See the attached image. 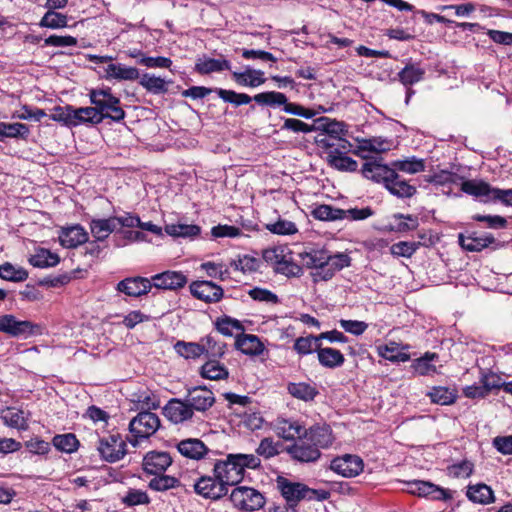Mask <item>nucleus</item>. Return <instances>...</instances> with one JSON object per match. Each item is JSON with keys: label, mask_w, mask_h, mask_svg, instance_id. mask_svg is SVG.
I'll return each instance as SVG.
<instances>
[{"label": "nucleus", "mask_w": 512, "mask_h": 512, "mask_svg": "<svg viewBox=\"0 0 512 512\" xmlns=\"http://www.w3.org/2000/svg\"><path fill=\"white\" fill-rule=\"evenodd\" d=\"M334 441L332 429L327 424H315L304 430L292 445L286 447L289 456L300 463L316 462L321 456V449H327Z\"/></svg>", "instance_id": "nucleus-1"}, {"label": "nucleus", "mask_w": 512, "mask_h": 512, "mask_svg": "<svg viewBox=\"0 0 512 512\" xmlns=\"http://www.w3.org/2000/svg\"><path fill=\"white\" fill-rule=\"evenodd\" d=\"M302 265L314 269L311 273L314 282L328 281L336 272L351 265V257L342 252L330 254L324 248H310L299 254Z\"/></svg>", "instance_id": "nucleus-2"}, {"label": "nucleus", "mask_w": 512, "mask_h": 512, "mask_svg": "<svg viewBox=\"0 0 512 512\" xmlns=\"http://www.w3.org/2000/svg\"><path fill=\"white\" fill-rule=\"evenodd\" d=\"M361 173L365 178L383 184L389 193L397 198H412L417 193L416 186L399 175L396 169H392L376 159L364 163Z\"/></svg>", "instance_id": "nucleus-3"}, {"label": "nucleus", "mask_w": 512, "mask_h": 512, "mask_svg": "<svg viewBox=\"0 0 512 512\" xmlns=\"http://www.w3.org/2000/svg\"><path fill=\"white\" fill-rule=\"evenodd\" d=\"M277 489L286 501L290 510H295L302 500L325 501L329 499L330 492L324 489H313L301 482H293L286 477L278 476Z\"/></svg>", "instance_id": "nucleus-4"}, {"label": "nucleus", "mask_w": 512, "mask_h": 512, "mask_svg": "<svg viewBox=\"0 0 512 512\" xmlns=\"http://www.w3.org/2000/svg\"><path fill=\"white\" fill-rule=\"evenodd\" d=\"M89 97L91 104L102 116V121L110 119L113 122H121L126 117L120 99L112 94L110 87L91 89Z\"/></svg>", "instance_id": "nucleus-5"}, {"label": "nucleus", "mask_w": 512, "mask_h": 512, "mask_svg": "<svg viewBox=\"0 0 512 512\" xmlns=\"http://www.w3.org/2000/svg\"><path fill=\"white\" fill-rule=\"evenodd\" d=\"M161 422L157 414L150 411H141L129 423L131 438L128 442L137 447L142 439H148L160 428Z\"/></svg>", "instance_id": "nucleus-6"}, {"label": "nucleus", "mask_w": 512, "mask_h": 512, "mask_svg": "<svg viewBox=\"0 0 512 512\" xmlns=\"http://www.w3.org/2000/svg\"><path fill=\"white\" fill-rule=\"evenodd\" d=\"M97 451L102 461L116 463L127 455V441L119 432H111L98 438Z\"/></svg>", "instance_id": "nucleus-7"}, {"label": "nucleus", "mask_w": 512, "mask_h": 512, "mask_svg": "<svg viewBox=\"0 0 512 512\" xmlns=\"http://www.w3.org/2000/svg\"><path fill=\"white\" fill-rule=\"evenodd\" d=\"M232 457H235V454H228L223 460H213V473L227 487L239 484L245 476L239 460Z\"/></svg>", "instance_id": "nucleus-8"}, {"label": "nucleus", "mask_w": 512, "mask_h": 512, "mask_svg": "<svg viewBox=\"0 0 512 512\" xmlns=\"http://www.w3.org/2000/svg\"><path fill=\"white\" fill-rule=\"evenodd\" d=\"M0 332L6 333L12 337L28 338L42 333V327L39 324L27 320H18L11 314L0 316Z\"/></svg>", "instance_id": "nucleus-9"}, {"label": "nucleus", "mask_w": 512, "mask_h": 512, "mask_svg": "<svg viewBox=\"0 0 512 512\" xmlns=\"http://www.w3.org/2000/svg\"><path fill=\"white\" fill-rule=\"evenodd\" d=\"M229 498L235 507L245 511L258 510L265 504L264 496L251 487H236L232 490Z\"/></svg>", "instance_id": "nucleus-10"}, {"label": "nucleus", "mask_w": 512, "mask_h": 512, "mask_svg": "<svg viewBox=\"0 0 512 512\" xmlns=\"http://www.w3.org/2000/svg\"><path fill=\"white\" fill-rule=\"evenodd\" d=\"M407 492L418 497H425L431 500L448 501L453 498L449 489H445L430 481L411 480L405 482Z\"/></svg>", "instance_id": "nucleus-11"}, {"label": "nucleus", "mask_w": 512, "mask_h": 512, "mask_svg": "<svg viewBox=\"0 0 512 512\" xmlns=\"http://www.w3.org/2000/svg\"><path fill=\"white\" fill-rule=\"evenodd\" d=\"M194 492L205 499L216 501L228 494V487L213 473V476L199 477L194 483Z\"/></svg>", "instance_id": "nucleus-12"}, {"label": "nucleus", "mask_w": 512, "mask_h": 512, "mask_svg": "<svg viewBox=\"0 0 512 512\" xmlns=\"http://www.w3.org/2000/svg\"><path fill=\"white\" fill-rule=\"evenodd\" d=\"M189 290L191 295L206 304L218 303L224 296L223 288L208 280H196L190 283Z\"/></svg>", "instance_id": "nucleus-13"}, {"label": "nucleus", "mask_w": 512, "mask_h": 512, "mask_svg": "<svg viewBox=\"0 0 512 512\" xmlns=\"http://www.w3.org/2000/svg\"><path fill=\"white\" fill-rule=\"evenodd\" d=\"M173 458L169 452L151 450L142 459V470L145 474H163L172 465Z\"/></svg>", "instance_id": "nucleus-14"}, {"label": "nucleus", "mask_w": 512, "mask_h": 512, "mask_svg": "<svg viewBox=\"0 0 512 512\" xmlns=\"http://www.w3.org/2000/svg\"><path fill=\"white\" fill-rule=\"evenodd\" d=\"M330 469L343 477L352 478L363 471L364 463L358 455L344 454L331 461Z\"/></svg>", "instance_id": "nucleus-15"}, {"label": "nucleus", "mask_w": 512, "mask_h": 512, "mask_svg": "<svg viewBox=\"0 0 512 512\" xmlns=\"http://www.w3.org/2000/svg\"><path fill=\"white\" fill-rule=\"evenodd\" d=\"M176 449L180 455L189 460L209 459L213 451L199 438H185L176 444Z\"/></svg>", "instance_id": "nucleus-16"}, {"label": "nucleus", "mask_w": 512, "mask_h": 512, "mask_svg": "<svg viewBox=\"0 0 512 512\" xmlns=\"http://www.w3.org/2000/svg\"><path fill=\"white\" fill-rule=\"evenodd\" d=\"M102 123V116L93 107H80L73 108L71 105H66V126H76L79 124L98 125Z\"/></svg>", "instance_id": "nucleus-17"}, {"label": "nucleus", "mask_w": 512, "mask_h": 512, "mask_svg": "<svg viewBox=\"0 0 512 512\" xmlns=\"http://www.w3.org/2000/svg\"><path fill=\"white\" fill-rule=\"evenodd\" d=\"M153 287L152 278L142 276L127 277L119 281L116 290L129 297H141L150 292Z\"/></svg>", "instance_id": "nucleus-18"}, {"label": "nucleus", "mask_w": 512, "mask_h": 512, "mask_svg": "<svg viewBox=\"0 0 512 512\" xmlns=\"http://www.w3.org/2000/svg\"><path fill=\"white\" fill-rule=\"evenodd\" d=\"M186 398L193 411L205 412L215 403L214 393L206 386L188 389Z\"/></svg>", "instance_id": "nucleus-19"}, {"label": "nucleus", "mask_w": 512, "mask_h": 512, "mask_svg": "<svg viewBox=\"0 0 512 512\" xmlns=\"http://www.w3.org/2000/svg\"><path fill=\"white\" fill-rule=\"evenodd\" d=\"M164 414L171 422L179 424L190 420L194 415V411L187 398L184 400L173 398L164 407Z\"/></svg>", "instance_id": "nucleus-20"}, {"label": "nucleus", "mask_w": 512, "mask_h": 512, "mask_svg": "<svg viewBox=\"0 0 512 512\" xmlns=\"http://www.w3.org/2000/svg\"><path fill=\"white\" fill-rule=\"evenodd\" d=\"M153 287L163 290H178L183 288L187 282V276L181 271L167 270L153 275Z\"/></svg>", "instance_id": "nucleus-21"}, {"label": "nucleus", "mask_w": 512, "mask_h": 512, "mask_svg": "<svg viewBox=\"0 0 512 512\" xmlns=\"http://www.w3.org/2000/svg\"><path fill=\"white\" fill-rule=\"evenodd\" d=\"M460 246L469 252H481L485 248L496 243L495 237L491 233H485L478 236L477 232H470L467 235L460 233L458 235Z\"/></svg>", "instance_id": "nucleus-22"}, {"label": "nucleus", "mask_w": 512, "mask_h": 512, "mask_svg": "<svg viewBox=\"0 0 512 512\" xmlns=\"http://www.w3.org/2000/svg\"><path fill=\"white\" fill-rule=\"evenodd\" d=\"M315 352L317 353L320 365L325 368L335 369L341 367L345 362V357L340 350L331 347H322V342L317 343Z\"/></svg>", "instance_id": "nucleus-23"}, {"label": "nucleus", "mask_w": 512, "mask_h": 512, "mask_svg": "<svg viewBox=\"0 0 512 512\" xmlns=\"http://www.w3.org/2000/svg\"><path fill=\"white\" fill-rule=\"evenodd\" d=\"M235 346L238 350L246 355L258 356L263 353L265 346L259 337L253 334H245L241 332L236 337Z\"/></svg>", "instance_id": "nucleus-24"}, {"label": "nucleus", "mask_w": 512, "mask_h": 512, "mask_svg": "<svg viewBox=\"0 0 512 512\" xmlns=\"http://www.w3.org/2000/svg\"><path fill=\"white\" fill-rule=\"evenodd\" d=\"M231 63L224 58H210L203 56L196 60L194 71L200 75H207L214 72H222L224 70H230Z\"/></svg>", "instance_id": "nucleus-25"}, {"label": "nucleus", "mask_w": 512, "mask_h": 512, "mask_svg": "<svg viewBox=\"0 0 512 512\" xmlns=\"http://www.w3.org/2000/svg\"><path fill=\"white\" fill-rule=\"evenodd\" d=\"M325 161L330 168L340 172H356L358 170L356 160L336 150L329 152L325 157Z\"/></svg>", "instance_id": "nucleus-26"}, {"label": "nucleus", "mask_w": 512, "mask_h": 512, "mask_svg": "<svg viewBox=\"0 0 512 512\" xmlns=\"http://www.w3.org/2000/svg\"><path fill=\"white\" fill-rule=\"evenodd\" d=\"M460 190L470 196L480 198L487 197L484 202L490 201L493 187L484 180H460Z\"/></svg>", "instance_id": "nucleus-27"}, {"label": "nucleus", "mask_w": 512, "mask_h": 512, "mask_svg": "<svg viewBox=\"0 0 512 512\" xmlns=\"http://www.w3.org/2000/svg\"><path fill=\"white\" fill-rule=\"evenodd\" d=\"M202 378L219 381L226 380L229 377V371L224 364H221L219 359H208L199 370Z\"/></svg>", "instance_id": "nucleus-28"}, {"label": "nucleus", "mask_w": 512, "mask_h": 512, "mask_svg": "<svg viewBox=\"0 0 512 512\" xmlns=\"http://www.w3.org/2000/svg\"><path fill=\"white\" fill-rule=\"evenodd\" d=\"M425 76V69L418 63L409 62L397 74L398 80L405 87H412L414 84L422 81Z\"/></svg>", "instance_id": "nucleus-29"}, {"label": "nucleus", "mask_w": 512, "mask_h": 512, "mask_svg": "<svg viewBox=\"0 0 512 512\" xmlns=\"http://www.w3.org/2000/svg\"><path fill=\"white\" fill-rule=\"evenodd\" d=\"M466 496L471 502L482 505L490 504L495 501L492 488L484 483L469 485L467 487Z\"/></svg>", "instance_id": "nucleus-30"}, {"label": "nucleus", "mask_w": 512, "mask_h": 512, "mask_svg": "<svg viewBox=\"0 0 512 512\" xmlns=\"http://www.w3.org/2000/svg\"><path fill=\"white\" fill-rule=\"evenodd\" d=\"M432 403L438 405L454 404L458 398L456 388L446 386H433L426 394Z\"/></svg>", "instance_id": "nucleus-31"}, {"label": "nucleus", "mask_w": 512, "mask_h": 512, "mask_svg": "<svg viewBox=\"0 0 512 512\" xmlns=\"http://www.w3.org/2000/svg\"><path fill=\"white\" fill-rule=\"evenodd\" d=\"M29 263L37 268H48L56 266L60 262L58 254L42 247L34 250V253L29 257Z\"/></svg>", "instance_id": "nucleus-32"}, {"label": "nucleus", "mask_w": 512, "mask_h": 512, "mask_svg": "<svg viewBox=\"0 0 512 512\" xmlns=\"http://www.w3.org/2000/svg\"><path fill=\"white\" fill-rule=\"evenodd\" d=\"M106 78L134 81L139 79L140 73L136 67H127L120 63H110L105 68Z\"/></svg>", "instance_id": "nucleus-33"}, {"label": "nucleus", "mask_w": 512, "mask_h": 512, "mask_svg": "<svg viewBox=\"0 0 512 512\" xmlns=\"http://www.w3.org/2000/svg\"><path fill=\"white\" fill-rule=\"evenodd\" d=\"M287 391L292 397L304 402L313 401L319 394L315 386L306 382H290L287 385Z\"/></svg>", "instance_id": "nucleus-34"}, {"label": "nucleus", "mask_w": 512, "mask_h": 512, "mask_svg": "<svg viewBox=\"0 0 512 512\" xmlns=\"http://www.w3.org/2000/svg\"><path fill=\"white\" fill-rule=\"evenodd\" d=\"M438 358L439 355L437 353L426 352L423 356L413 360L411 369L420 376L433 375L437 373V368L431 362L438 360Z\"/></svg>", "instance_id": "nucleus-35"}, {"label": "nucleus", "mask_w": 512, "mask_h": 512, "mask_svg": "<svg viewBox=\"0 0 512 512\" xmlns=\"http://www.w3.org/2000/svg\"><path fill=\"white\" fill-rule=\"evenodd\" d=\"M234 81L247 87H258L266 82L264 72L262 70L247 69L244 72H233Z\"/></svg>", "instance_id": "nucleus-36"}, {"label": "nucleus", "mask_w": 512, "mask_h": 512, "mask_svg": "<svg viewBox=\"0 0 512 512\" xmlns=\"http://www.w3.org/2000/svg\"><path fill=\"white\" fill-rule=\"evenodd\" d=\"M90 230L93 237L98 241H104L109 235L116 231L114 217L106 219H92L90 222Z\"/></svg>", "instance_id": "nucleus-37"}, {"label": "nucleus", "mask_w": 512, "mask_h": 512, "mask_svg": "<svg viewBox=\"0 0 512 512\" xmlns=\"http://www.w3.org/2000/svg\"><path fill=\"white\" fill-rule=\"evenodd\" d=\"M311 216L316 220L326 222L344 220V209L329 204H320L313 208Z\"/></svg>", "instance_id": "nucleus-38"}, {"label": "nucleus", "mask_w": 512, "mask_h": 512, "mask_svg": "<svg viewBox=\"0 0 512 512\" xmlns=\"http://www.w3.org/2000/svg\"><path fill=\"white\" fill-rule=\"evenodd\" d=\"M148 482V488L156 492H166L171 489H177L182 486L181 481L171 475L156 474Z\"/></svg>", "instance_id": "nucleus-39"}, {"label": "nucleus", "mask_w": 512, "mask_h": 512, "mask_svg": "<svg viewBox=\"0 0 512 512\" xmlns=\"http://www.w3.org/2000/svg\"><path fill=\"white\" fill-rule=\"evenodd\" d=\"M316 123H318L317 129H320L323 134L336 138V140H339L341 136H345L347 133L344 122L332 120L328 117H320L316 120Z\"/></svg>", "instance_id": "nucleus-40"}, {"label": "nucleus", "mask_w": 512, "mask_h": 512, "mask_svg": "<svg viewBox=\"0 0 512 512\" xmlns=\"http://www.w3.org/2000/svg\"><path fill=\"white\" fill-rule=\"evenodd\" d=\"M399 344L391 341L388 344L377 346L378 355L390 362H407L410 360V355L405 352L399 351Z\"/></svg>", "instance_id": "nucleus-41"}, {"label": "nucleus", "mask_w": 512, "mask_h": 512, "mask_svg": "<svg viewBox=\"0 0 512 512\" xmlns=\"http://www.w3.org/2000/svg\"><path fill=\"white\" fill-rule=\"evenodd\" d=\"M304 430L302 425L296 421L283 420L277 426V435L286 441H296L302 437Z\"/></svg>", "instance_id": "nucleus-42"}, {"label": "nucleus", "mask_w": 512, "mask_h": 512, "mask_svg": "<svg viewBox=\"0 0 512 512\" xmlns=\"http://www.w3.org/2000/svg\"><path fill=\"white\" fill-rule=\"evenodd\" d=\"M201 345L204 346V354L208 359H220L224 356L226 351V343L220 342L212 334H208L201 338Z\"/></svg>", "instance_id": "nucleus-43"}, {"label": "nucleus", "mask_w": 512, "mask_h": 512, "mask_svg": "<svg viewBox=\"0 0 512 512\" xmlns=\"http://www.w3.org/2000/svg\"><path fill=\"white\" fill-rule=\"evenodd\" d=\"M1 419L4 424L19 430L27 429V418L23 410L17 408H7L2 411Z\"/></svg>", "instance_id": "nucleus-44"}, {"label": "nucleus", "mask_w": 512, "mask_h": 512, "mask_svg": "<svg viewBox=\"0 0 512 512\" xmlns=\"http://www.w3.org/2000/svg\"><path fill=\"white\" fill-rule=\"evenodd\" d=\"M139 84L147 91L155 95L165 94L168 91L167 82L153 74L144 73L139 77Z\"/></svg>", "instance_id": "nucleus-45"}, {"label": "nucleus", "mask_w": 512, "mask_h": 512, "mask_svg": "<svg viewBox=\"0 0 512 512\" xmlns=\"http://www.w3.org/2000/svg\"><path fill=\"white\" fill-rule=\"evenodd\" d=\"M165 232L172 237L193 239L201 233V228L195 224H169L165 226Z\"/></svg>", "instance_id": "nucleus-46"}, {"label": "nucleus", "mask_w": 512, "mask_h": 512, "mask_svg": "<svg viewBox=\"0 0 512 512\" xmlns=\"http://www.w3.org/2000/svg\"><path fill=\"white\" fill-rule=\"evenodd\" d=\"M253 100L261 106H283L285 107L287 96L277 91L261 92L253 96Z\"/></svg>", "instance_id": "nucleus-47"}, {"label": "nucleus", "mask_w": 512, "mask_h": 512, "mask_svg": "<svg viewBox=\"0 0 512 512\" xmlns=\"http://www.w3.org/2000/svg\"><path fill=\"white\" fill-rule=\"evenodd\" d=\"M214 324L217 332L227 337L233 336L234 330L239 332L245 330L244 325L239 320L227 315L217 318Z\"/></svg>", "instance_id": "nucleus-48"}, {"label": "nucleus", "mask_w": 512, "mask_h": 512, "mask_svg": "<svg viewBox=\"0 0 512 512\" xmlns=\"http://www.w3.org/2000/svg\"><path fill=\"white\" fill-rule=\"evenodd\" d=\"M174 349L186 359H196L204 354V346L201 345V341L196 343L179 340L175 343Z\"/></svg>", "instance_id": "nucleus-49"}, {"label": "nucleus", "mask_w": 512, "mask_h": 512, "mask_svg": "<svg viewBox=\"0 0 512 512\" xmlns=\"http://www.w3.org/2000/svg\"><path fill=\"white\" fill-rule=\"evenodd\" d=\"M480 384H483L488 392L490 394L493 390H500L502 389L504 391V385L506 382H504L501 378V376L495 372H493L490 369H484L480 368Z\"/></svg>", "instance_id": "nucleus-50"}, {"label": "nucleus", "mask_w": 512, "mask_h": 512, "mask_svg": "<svg viewBox=\"0 0 512 512\" xmlns=\"http://www.w3.org/2000/svg\"><path fill=\"white\" fill-rule=\"evenodd\" d=\"M0 278L12 282H22L28 278V272L21 266L6 262L0 265Z\"/></svg>", "instance_id": "nucleus-51"}, {"label": "nucleus", "mask_w": 512, "mask_h": 512, "mask_svg": "<svg viewBox=\"0 0 512 512\" xmlns=\"http://www.w3.org/2000/svg\"><path fill=\"white\" fill-rule=\"evenodd\" d=\"M391 165L392 166L390 168L396 169L397 173L398 171H401L408 174H416L425 170L424 160L417 159L415 157L405 160H396L393 161Z\"/></svg>", "instance_id": "nucleus-52"}, {"label": "nucleus", "mask_w": 512, "mask_h": 512, "mask_svg": "<svg viewBox=\"0 0 512 512\" xmlns=\"http://www.w3.org/2000/svg\"><path fill=\"white\" fill-rule=\"evenodd\" d=\"M28 133L29 129L25 124L0 122V141L6 138L26 137Z\"/></svg>", "instance_id": "nucleus-53"}, {"label": "nucleus", "mask_w": 512, "mask_h": 512, "mask_svg": "<svg viewBox=\"0 0 512 512\" xmlns=\"http://www.w3.org/2000/svg\"><path fill=\"white\" fill-rule=\"evenodd\" d=\"M215 92L224 102L231 103L235 106L249 104L253 97L246 93H238L234 90H227L223 88H215Z\"/></svg>", "instance_id": "nucleus-54"}, {"label": "nucleus", "mask_w": 512, "mask_h": 512, "mask_svg": "<svg viewBox=\"0 0 512 512\" xmlns=\"http://www.w3.org/2000/svg\"><path fill=\"white\" fill-rule=\"evenodd\" d=\"M151 499L146 491L129 488L125 496L121 498V503L126 507H134L138 505H148Z\"/></svg>", "instance_id": "nucleus-55"}, {"label": "nucleus", "mask_w": 512, "mask_h": 512, "mask_svg": "<svg viewBox=\"0 0 512 512\" xmlns=\"http://www.w3.org/2000/svg\"><path fill=\"white\" fill-rule=\"evenodd\" d=\"M424 180L437 186H445L447 184H457L460 180H463V176L448 170H440L433 175L424 176Z\"/></svg>", "instance_id": "nucleus-56"}, {"label": "nucleus", "mask_w": 512, "mask_h": 512, "mask_svg": "<svg viewBox=\"0 0 512 512\" xmlns=\"http://www.w3.org/2000/svg\"><path fill=\"white\" fill-rule=\"evenodd\" d=\"M88 240V233L80 226L66 227V248H78Z\"/></svg>", "instance_id": "nucleus-57"}, {"label": "nucleus", "mask_w": 512, "mask_h": 512, "mask_svg": "<svg viewBox=\"0 0 512 512\" xmlns=\"http://www.w3.org/2000/svg\"><path fill=\"white\" fill-rule=\"evenodd\" d=\"M317 343H321L318 335L301 336L294 341L293 350L300 356L309 355L315 352Z\"/></svg>", "instance_id": "nucleus-58"}, {"label": "nucleus", "mask_w": 512, "mask_h": 512, "mask_svg": "<svg viewBox=\"0 0 512 512\" xmlns=\"http://www.w3.org/2000/svg\"><path fill=\"white\" fill-rule=\"evenodd\" d=\"M420 246V242L399 241L390 247V253L395 257L410 258Z\"/></svg>", "instance_id": "nucleus-59"}, {"label": "nucleus", "mask_w": 512, "mask_h": 512, "mask_svg": "<svg viewBox=\"0 0 512 512\" xmlns=\"http://www.w3.org/2000/svg\"><path fill=\"white\" fill-rule=\"evenodd\" d=\"M247 294L251 299L257 302H264L273 305L280 303V299L277 294L266 288L253 287L248 290Z\"/></svg>", "instance_id": "nucleus-60"}, {"label": "nucleus", "mask_w": 512, "mask_h": 512, "mask_svg": "<svg viewBox=\"0 0 512 512\" xmlns=\"http://www.w3.org/2000/svg\"><path fill=\"white\" fill-rule=\"evenodd\" d=\"M276 271L287 277H300L303 274L302 266L287 260L285 256L276 261Z\"/></svg>", "instance_id": "nucleus-61"}, {"label": "nucleus", "mask_w": 512, "mask_h": 512, "mask_svg": "<svg viewBox=\"0 0 512 512\" xmlns=\"http://www.w3.org/2000/svg\"><path fill=\"white\" fill-rule=\"evenodd\" d=\"M317 128L314 124H307L299 119L285 118L281 130L291 131L293 133H310L315 131Z\"/></svg>", "instance_id": "nucleus-62"}, {"label": "nucleus", "mask_w": 512, "mask_h": 512, "mask_svg": "<svg viewBox=\"0 0 512 512\" xmlns=\"http://www.w3.org/2000/svg\"><path fill=\"white\" fill-rule=\"evenodd\" d=\"M280 443H275L271 437H265L260 441L259 446L256 449L258 456H262L265 459H270L280 453Z\"/></svg>", "instance_id": "nucleus-63"}, {"label": "nucleus", "mask_w": 512, "mask_h": 512, "mask_svg": "<svg viewBox=\"0 0 512 512\" xmlns=\"http://www.w3.org/2000/svg\"><path fill=\"white\" fill-rule=\"evenodd\" d=\"M266 229L277 235H292L297 232L296 225L284 219H278V221L274 223L266 224Z\"/></svg>", "instance_id": "nucleus-64"}]
</instances>
